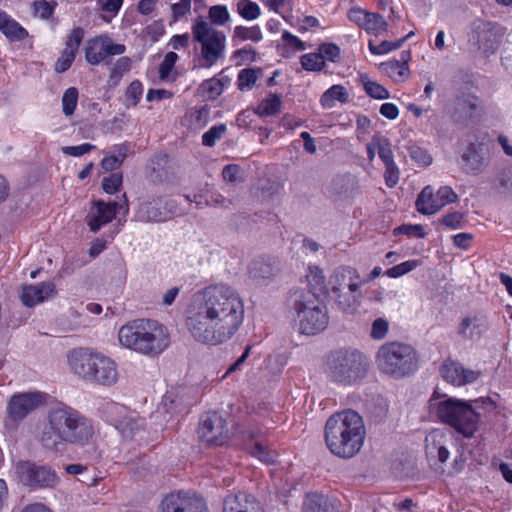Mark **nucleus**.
Wrapping results in <instances>:
<instances>
[{"label": "nucleus", "mask_w": 512, "mask_h": 512, "mask_svg": "<svg viewBox=\"0 0 512 512\" xmlns=\"http://www.w3.org/2000/svg\"><path fill=\"white\" fill-rule=\"evenodd\" d=\"M95 433L91 418L76 408L59 402L48 410L46 424L38 436V441L43 448L60 452L67 445L77 447L89 445Z\"/></svg>", "instance_id": "1"}, {"label": "nucleus", "mask_w": 512, "mask_h": 512, "mask_svg": "<svg viewBox=\"0 0 512 512\" xmlns=\"http://www.w3.org/2000/svg\"><path fill=\"white\" fill-rule=\"evenodd\" d=\"M366 430L361 415L346 409L331 415L325 424V441L335 456L349 459L358 454L364 444Z\"/></svg>", "instance_id": "2"}, {"label": "nucleus", "mask_w": 512, "mask_h": 512, "mask_svg": "<svg viewBox=\"0 0 512 512\" xmlns=\"http://www.w3.org/2000/svg\"><path fill=\"white\" fill-rule=\"evenodd\" d=\"M285 305L288 316L293 319L301 334L313 336L324 331L329 323L327 306L315 292L302 287L290 289Z\"/></svg>", "instance_id": "3"}, {"label": "nucleus", "mask_w": 512, "mask_h": 512, "mask_svg": "<svg viewBox=\"0 0 512 512\" xmlns=\"http://www.w3.org/2000/svg\"><path fill=\"white\" fill-rule=\"evenodd\" d=\"M472 403L490 404V398H481L474 401L440 395L435 391L429 400L430 411L434 413L439 421L454 428L465 438H471L478 430L480 414L473 407Z\"/></svg>", "instance_id": "4"}, {"label": "nucleus", "mask_w": 512, "mask_h": 512, "mask_svg": "<svg viewBox=\"0 0 512 512\" xmlns=\"http://www.w3.org/2000/svg\"><path fill=\"white\" fill-rule=\"evenodd\" d=\"M224 290L222 287H208L203 293V303L198 312L189 316L186 325L193 337L202 343L218 345L224 341L223 325L219 319L224 311Z\"/></svg>", "instance_id": "5"}, {"label": "nucleus", "mask_w": 512, "mask_h": 512, "mask_svg": "<svg viewBox=\"0 0 512 512\" xmlns=\"http://www.w3.org/2000/svg\"><path fill=\"white\" fill-rule=\"evenodd\" d=\"M118 338L122 346L149 357L161 354L170 342L167 328L152 319L126 323L120 328Z\"/></svg>", "instance_id": "6"}, {"label": "nucleus", "mask_w": 512, "mask_h": 512, "mask_svg": "<svg viewBox=\"0 0 512 512\" xmlns=\"http://www.w3.org/2000/svg\"><path fill=\"white\" fill-rule=\"evenodd\" d=\"M213 25H224V5L212 6L208 17L197 16L191 26L193 40L201 46L204 67L214 65L224 50V34Z\"/></svg>", "instance_id": "7"}, {"label": "nucleus", "mask_w": 512, "mask_h": 512, "mask_svg": "<svg viewBox=\"0 0 512 512\" xmlns=\"http://www.w3.org/2000/svg\"><path fill=\"white\" fill-rule=\"evenodd\" d=\"M369 361L358 349L341 348L331 351L326 358L325 374L338 385L354 386L367 375Z\"/></svg>", "instance_id": "8"}, {"label": "nucleus", "mask_w": 512, "mask_h": 512, "mask_svg": "<svg viewBox=\"0 0 512 512\" xmlns=\"http://www.w3.org/2000/svg\"><path fill=\"white\" fill-rule=\"evenodd\" d=\"M376 363L381 372L400 379L417 370V353L408 344L388 342L379 348Z\"/></svg>", "instance_id": "9"}, {"label": "nucleus", "mask_w": 512, "mask_h": 512, "mask_svg": "<svg viewBox=\"0 0 512 512\" xmlns=\"http://www.w3.org/2000/svg\"><path fill=\"white\" fill-rule=\"evenodd\" d=\"M504 30L496 22L482 18L474 19L469 25L468 40L486 56L498 49Z\"/></svg>", "instance_id": "10"}, {"label": "nucleus", "mask_w": 512, "mask_h": 512, "mask_svg": "<svg viewBox=\"0 0 512 512\" xmlns=\"http://www.w3.org/2000/svg\"><path fill=\"white\" fill-rule=\"evenodd\" d=\"M159 509L160 512H210L205 498L191 490H176L166 494Z\"/></svg>", "instance_id": "11"}, {"label": "nucleus", "mask_w": 512, "mask_h": 512, "mask_svg": "<svg viewBox=\"0 0 512 512\" xmlns=\"http://www.w3.org/2000/svg\"><path fill=\"white\" fill-rule=\"evenodd\" d=\"M17 471L21 482L31 489L54 488L59 482L57 473L48 465L22 461L17 465Z\"/></svg>", "instance_id": "12"}, {"label": "nucleus", "mask_w": 512, "mask_h": 512, "mask_svg": "<svg viewBox=\"0 0 512 512\" xmlns=\"http://www.w3.org/2000/svg\"><path fill=\"white\" fill-rule=\"evenodd\" d=\"M126 51L124 44L115 43L108 35H97L86 41L85 60L92 66L108 62L110 57L122 55Z\"/></svg>", "instance_id": "13"}, {"label": "nucleus", "mask_w": 512, "mask_h": 512, "mask_svg": "<svg viewBox=\"0 0 512 512\" xmlns=\"http://www.w3.org/2000/svg\"><path fill=\"white\" fill-rule=\"evenodd\" d=\"M49 395L41 391L14 394L7 406L9 417L14 421L23 420L32 411L44 406Z\"/></svg>", "instance_id": "14"}, {"label": "nucleus", "mask_w": 512, "mask_h": 512, "mask_svg": "<svg viewBox=\"0 0 512 512\" xmlns=\"http://www.w3.org/2000/svg\"><path fill=\"white\" fill-rule=\"evenodd\" d=\"M478 110L479 98L471 93H463L451 101L448 114L455 125L466 128L475 122Z\"/></svg>", "instance_id": "15"}, {"label": "nucleus", "mask_w": 512, "mask_h": 512, "mask_svg": "<svg viewBox=\"0 0 512 512\" xmlns=\"http://www.w3.org/2000/svg\"><path fill=\"white\" fill-rule=\"evenodd\" d=\"M199 441L207 447L224 445V418L217 411L204 413L197 428Z\"/></svg>", "instance_id": "16"}, {"label": "nucleus", "mask_w": 512, "mask_h": 512, "mask_svg": "<svg viewBox=\"0 0 512 512\" xmlns=\"http://www.w3.org/2000/svg\"><path fill=\"white\" fill-rule=\"evenodd\" d=\"M101 355L88 348H78L70 351L67 357L71 370L79 377L89 380Z\"/></svg>", "instance_id": "17"}, {"label": "nucleus", "mask_w": 512, "mask_h": 512, "mask_svg": "<svg viewBox=\"0 0 512 512\" xmlns=\"http://www.w3.org/2000/svg\"><path fill=\"white\" fill-rule=\"evenodd\" d=\"M117 207L118 203L116 201L104 202L98 200L94 202L85 218L89 230L96 233L110 223L116 217Z\"/></svg>", "instance_id": "18"}, {"label": "nucleus", "mask_w": 512, "mask_h": 512, "mask_svg": "<svg viewBox=\"0 0 512 512\" xmlns=\"http://www.w3.org/2000/svg\"><path fill=\"white\" fill-rule=\"evenodd\" d=\"M440 373L445 381L454 386H463L475 382L480 372L466 369L461 363L448 359L440 367Z\"/></svg>", "instance_id": "19"}, {"label": "nucleus", "mask_w": 512, "mask_h": 512, "mask_svg": "<svg viewBox=\"0 0 512 512\" xmlns=\"http://www.w3.org/2000/svg\"><path fill=\"white\" fill-rule=\"evenodd\" d=\"M281 271L280 261L276 258H260L248 265V276L257 284H267Z\"/></svg>", "instance_id": "20"}, {"label": "nucleus", "mask_w": 512, "mask_h": 512, "mask_svg": "<svg viewBox=\"0 0 512 512\" xmlns=\"http://www.w3.org/2000/svg\"><path fill=\"white\" fill-rule=\"evenodd\" d=\"M348 19L368 33L380 34L387 31L388 23L384 18L373 12H367L360 7H353L348 11Z\"/></svg>", "instance_id": "21"}, {"label": "nucleus", "mask_w": 512, "mask_h": 512, "mask_svg": "<svg viewBox=\"0 0 512 512\" xmlns=\"http://www.w3.org/2000/svg\"><path fill=\"white\" fill-rule=\"evenodd\" d=\"M331 293L342 292V290H359L362 282L360 275L355 268L341 266L335 269L329 278Z\"/></svg>", "instance_id": "22"}, {"label": "nucleus", "mask_w": 512, "mask_h": 512, "mask_svg": "<svg viewBox=\"0 0 512 512\" xmlns=\"http://www.w3.org/2000/svg\"><path fill=\"white\" fill-rule=\"evenodd\" d=\"M244 319V305L240 297L226 288V328L231 337L240 327Z\"/></svg>", "instance_id": "23"}, {"label": "nucleus", "mask_w": 512, "mask_h": 512, "mask_svg": "<svg viewBox=\"0 0 512 512\" xmlns=\"http://www.w3.org/2000/svg\"><path fill=\"white\" fill-rule=\"evenodd\" d=\"M56 293V286L53 282L25 285L22 288L21 300L25 306L34 307L46 299L55 296Z\"/></svg>", "instance_id": "24"}, {"label": "nucleus", "mask_w": 512, "mask_h": 512, "mask_svg": "<svg viewBox=\"0 0 512 512\" xmlns=\"http://www.w3.org/2000/svg\"><path fill=\"white\" fill-rule=\"evenodd\" d=\"M483 144L470 142L461 154V169L467 174L481 172L484 163Z\"/></svg>", "instance_id": "25"}, {"label": "nucleus", "mask_w": 512, "mask_h": 512, "mask_svg": "<svg viewBox=\"0 0 512 512\" xmlns=\"http://www.w3.org/2000/svg\"><path fill=\"white\" fill-rule=\"evenodd\" d=\"M117 376L118 373L115 362L102 354L97 362V366L93 368L89 381L103 386H111L116 383Z\"/></svg>", "instance_id": "26"}, {"label": "nucleus", "mask_w": 512, "mask_h": 512, "mask_svg": "<svg viewBox=\"0 0 512 512\" xmlns=\"http://www.w3.org/2000/svg\"><path fill=\"white\" fill-rule=\"evenodd\" d=\"M226 512H264V509L254 496L238 493L226 496Z\"/></svg>", "instance_id": "27"}, {"label": "nucleus", "mask_w": 512, "mask_h": 512, "mask_svg": "<svg viewBox=\"0 0 512 512\" xmlns=\"http://www.w3.org/2000/svg\"><path fill=\"white\" fill-rule=\"evenodd\" d=\"M411 59V52L403 50L399 59H393L380 64L381 72L392 78L394 81L403 80L409 72L408 62Z\"/></svg>", "instance_id": "28"}, {"label": "nucleus", "mask_w": 512, "mask_h": 512, "mask_svg": "<svg viewBox=\"0 0 512 512\" xmlns=\"http://www.w3.org/2000/svg\"><path fill=\"white\" fill-rule=\"evenodd\" d=\"M0 31L11 42L23 41L29 36L27 29L2 9H0Z\"/></svg>", "instance_id": "29"}, {"label": "nucleus", "mask_w": 512, "mask_h": 512, "mask_svg": "<svg viewBox=\"0 0 512 512\" xmlns=\"http://www.w3.org/2000/svg\"><path fill=\"white\" fill-rule=\"evenodd\" d=\"M102 417L119 430L129 425L126 418V408L116 402H107L103 405Z\"/></svg>", "instance_id": "30"}, {"label": "nucleus", "mask_w": 512, "mask_h": 512, "mask_svg": "<svg viewBox=\"0 0 512 512\" xmlns=\"http://www.w3.org/2000/svg\"><path fill=\"white\" fill-rule=\"evenodd\" d=\"M415 205L417 211L424 215L435 214L443 207V203H439L437 194L434 196L430 186L424 187L419 193Z\"/></svg>", "instance_id": "31"}, {"label": "nucleus", "mask_w": 512, "mask_h": 512, "mask_svg": "<svg viewBox=\"0 0 512 512\" xmlns=\"http://www.w3.org/2000/svg\"><path fill=\"white\" fill-rule=\"evenodd\" d=\"M208 121L209 108L207 105L190 108L183 118V124L191 130H200L204 128Z\"/></svg>", "instance_id": "32"}, {"label": "nucleus", "mask_w": 512, "mask_h": 512, "mask_svg": "<svg viewBox=\"0 0 512 512\" xmlns=\"http://www.w3.org/2000/svg\"><path fill=\"white\" fill-rule=\"evenodd\" d=\"M303 512H336V509L327 496L308 493L303 502Z\"/></svg>", "instance_id": "33"}, {"label": "nucleus", "mask_w": 512, "mask_h": 512, "mask_svg": "<svg viewBox=\"0 0 512 512\" xmlns=\"http://www.w3.org/2000/svg\"><path fill=\"white\" fill-rule=\"evenodd\" d=\"M306 280L308 283V287L305 288L306 291L315 292L316 296L319 298L327 294L328 289L325 276L319 267L309 266L308 273L306 274Z\"/></svg>", "instance_id": "34"}, {"label": "nucleus", "mask_w": 512, "mask_h": 512, "mask_svg": "<svg viewBox=\"0 0 512 512\" xmlns=\"http://www.w3.org/2000/svg\"><path fill=\"white\" fill-rule=\"evenodd\" d=\"M179 60L177 53L170 51L164 56V59L159 65L158 73L161 81L174 82L178 78L179 74L174 69L176 62Z\"/></svg>", "instance_id": "35"}, {"label": "nucleus", "mask_w": 512, "mask_h": 512, "mask_svg": "<svg viewBox=\"0 0 512 512\" xmlns=\"http://www.w3.org/2000/svg\"><path fill=\"white\" fill-rule=\"evenodd\" d=\"M348 100L347 90L342 85H333L322 94L320 102L324 108H332L335 101L347 103Z\"/></svg>", "instance_id": "36"}, {"label": "nucleus", "mask_w": 512, "mask_h": 512, "mask_svg": "<svg viewBox=\"0 0 512 512\" xmlns=\"http://www.w3.org/2000/svg\"><path fill=\"white\" fill-rule=\"evenodd\" d=\"M359 290H342V292L333 293L337 305L345 312H353L358 306Z\"/></svg>", "instance_id": "37"}, {"label": "nucleus", "mask_w": 512, "mask_h": 512, "mask_svg": "<svg viewBox=\"0 0 512 512\" xmlns=\"http://www.w3.org/2000/svg\"><path fill=\"white\" fill-rule=\"evenodd\" d=\"M262 68L252 67L244 68L239 71L237 77V87L241 91L251 90L258 80L259 76L262 75Z\"/></svg>", "instance_id": "38"}, {"label": "nucleus", "mask_w": 512, "mask_h": 512, "mask_svg": "<svg viewBox=\"0 0 512 512\" xmlns=\"http://www.w3.org/2000/svg\"><path fill=\"white\" fill-rule=\"evenodd\" d=\"M223 70L214 77L205 80L201 85L202 94L208 100H214L224 91V78H222Z\"/></svg>", "instance_id": "39"}, {"label": "nucleus", "mask_w": 512, "mask_h": 512, "mask_svg": "<svg viewBox=\"0 0 512 512\" xmlns=\"http://www.w3.org/2000/svg\"><path fill=\"white\" fill-rule=\"evenodd\" d=\"M262 39V33L258 26L244 27L237 26L234 29L232 42L234 46L239 45L241 41L251 40L253 42H259Z\"/></svg>", "instance_id": "40"}, {"label": "nucleus", "mask_w": 512, "mask_h": 512, "mask_svg": "<svg viewBox=\"0 0 512 512\" xmlns=\"http://www.w3.org/2000/svg\"><path fill=\"white\" fill-rule=\"evenodd\" d=\"M281 110V96L270 93L267 98L261 101L256 109V113L260 116H273Z\"/></svg>", "instance_id": "41"}, {"label": "nucleus", "mask_w": 512, "mask_h": 512, "mask_svg": "<svg viewBox=\"0 0 512 512\" xmlns=\"http://www.w3.org/2000/svg\"><path fill=\"white\" fill-rule=\"evenodd\" d=\"M84 37L85 30L80 26L74 27L66 35L63 49L77 55Z\"/></svg>", "instance_id": "42"}, {"label": "nucleus", "mask_w": 512, "mask_h": 512, "mask_svg": "<svg viewBox=\"0 0 512 512\" xmlns=\"http://www.w3.org/2000/svg\"><path fill=\"white\" fill-rule=\"evenodd\" d=\"M361 82L365 92L374 99H388L390 97L389 91L377 82L371 81L367 76L361 75Z\"/></svg>", "instance_id": "43"}, {"label": "nucleus", "mask_w": 512, "mask_h": 512, "mask_svg": "<svg viewBox=\"0 0 512 512\" xmlns=\"http://www.w3.org/2000/svg\"><path fill=\"white\" fill-rule=\"evenodd\" d=\"M494 183L500 193L512 192V165L500 169Z\"/></svg>", "instance_id": "44"}, {"label": "nucleus", "mask_w": 512, "mask_h": 512, "mask_svg": "<svg viewBox=\"0 0 512 512\" xmlns=\"http://www.w3.org/2000/svg\"><path fill=\"white\" fill-rule=\"evenodd\" d=\"M79 92L76 87H69L62 96V110L64 115L71 116L77 107Z\"/></svg>", "instance_id": "45"}, {"label": "nucleus", "mask_w": 512, "mask_h": 512, "mask_svg": "<svg viewBox=\"0 0 512 512\" xmlns=\"http://www.w3.org/2000/svg\"><path fill=\"white\" fill-rule=\"evenodd\" d=\"M257 52L251 45H246L241 49L236 50L232 56L231 60L235 62L236 66L250 64L257 59Z\"/></svg>", "instance_id": "46"}, {"label": "nucleus", "mask_w": 512, "mask_h": 512, "mask_svg": "<svg viewBox=\"0 0 512 512\" xmlns=\"http://www.w3.org/2000/svg\"><path fill=\"white\" fill-rule=\"evenodd\" d=\"M237 11L246 20H255L260 15V7L251 0H240L237 3Z\"/></svg>", "instance_id": "47"}, {"label": "nucleus", "mask_w": 512, "mask_h": 512, "mask_svg": "<svg viewBox=\"0 0 512 512\" xmlns=\"http://www.w3.org/2000/svg\"><path fill=\"white\" fill-rule=\"evenodd\" d=\"M300 62L302 68L306 71H322L326 65L319 52L302 55Z\"/></svg>", "instance_id": "48"}, {"label": "nucleus", "mask_w": 512, "mask_h": 512, "mask_svg": "<svg viewBox=\"0 0 512 512\" xmlns=\"http://www.w3.org/2000/svg\"><path fill=\"white\" fill-rule=\"evenodd\" d=\"M143 95V84L139 80L132 81L125 91L126 107L137 106Z\"/></svg>", "instance_id": "49"}, {"label": "nucleus", "mask_w": 512, "mask_h": 512, "mask_svg": "<svg viewBox=\"0 0 512 512\" xmlns=\"http://www.w3.org/2000/svg\"><path fill=\"white\" fill-rule=\"evenodd\" d=\"M57 7V2L55 1H47V0H38L33 3V11L35 15H38L43 20L50 19Z\"/></svg>", "instance_id": "50"}, {"label": "nucleus", "mask_w": 512, "mask_h": 512, "mask_svg": "<svg viewBox=\"0 0 512 512\" xmlns=\"http://www.w3.org/2000/svg\"><path fill=\"white\" fill-rule=\"evenodd\" d=\"M420 264L419 260H408L389 268L386 275L390 278H398L416 269Z\"/></svg>", "instance_id": "51"}, {"label": "nucleus", "mask_w": 512, "mask_h": 512, "mask_svg": "<svg viewBox=\"0 0 512 512\" xmlns=\"http://www.w3.org/2000/svg\"><path fill=\"white\" fill-rule=\"evenodd\" d=\"M405 42V39H399L397 41H387L384 40L380 44L375 45L372 41H369V50L374 55H382L386 54L390 51L399 49L403 43Z\"/></svg>", "instance_id": "52"}, {"label": "nucleus", "mask_w": 512, "mask_h": 512, "mask_svg": "<svg viewBox=\"0 0 512 512\" xmlns=\"http://www.w3.org/2000/svg\"><path fill=\"white\" fill-rule=\"evenodd\" d=\"M318 51L324 61L337 63L341 59L340 47L334 43H322L319 45Z\"/></svg>", "instance_id": "53"}, {"label": "nucleus", "mask_w": 512, "mask_h": 512, "mask_svg": "<svg viewBox=\"0 0 512 512\" xmlns=\"http://www.w3.org/2000/svg\"><path fill=\"white\" fill-rule=\"evenodd\" d=\"M250 454L265 464H273L275 462V454L263 445L261 442H255L250 448Z\"/></svg>", "instance_id": "54"}, {"label": "nucleus", "mask_w": 512, "mask_h": 512, "mask_svg": "<svg viewBox=\"0 0 512 512\" xmlns=\"http://www.w3.org/2000/svg\"><path fill=\"white\" fill-rule=\"evenodd\" d=\"M394 235H406L408 237L425 238L427 233L420 224H402L393 230Z\"/></svg>", "instance_id": "55"}, {"label": "nucleus", "mask_w": 512, "mask_h": 512, "mask_svg": "<svg viewBox=\"0 0 512 512\" xmlns=\"http://www.w3.org/2000/svg\"><path fill=\"white\" fill-rule=\"evenodd\" d=\"M123 176L121 173H111L102 180V189L105 193L113 195L122 186Z\"/></svg>", "instance_id": "56"}, {"label": "nucleus", "mask_w": 512, "mask_h": 512, "mask_svg": "<svg viewBox=\"0 0 512 512\" xmlns=\"http://www.w3.org/2000/svg\"><path fill=\"white\" fill-rule=\"evenodd\" d=\"M375 145L377 147L378 156L382 160L384 165L387 163L395 162L393 151L391 148V143L388 138L379 137V139H377V142H375Z\"/></svg>", "instance_id": "57"}, {"label": "nucleus", "mask_w": 512, "mask_h": 512, "mask_svg": "<svg viewBox=\"0 0 512 512\" xmlns=\"http://www.w3.org/2000/svg\"><path fill=\"white\" fill-rule=\"evenodd\" d=\"M246 181L245 171L236 164L226 165V182L235 186L243 184Z\"/></svg>", "instance_id": "58"}, {"label": "nucleus", "mask_w": 512, "mask_h": 512, "mask_svg": "<svg viewBox=\"0 0 512 512\" xmlns=\"http://www.w3.org/2000/svg\"><path fill=\"white\" fill-rule=\"evenodd\" d=\"M75 58H76L75 54L63 49L60 53V56L54 63L55 72L64 73L67 70H69L70 67L72 66V64L74 63Z\"/></svg>", "instance_id": "59"}, {"label": "nucleus", "mask_w": 512, "mask_h": 512, "mask_svg": "<svg viewBox=\"0 0 512 512\" xmlns=\"http://www.w3.org/2000/svg\"><path fill=\"white\" fill-rule=\"evenodd\" d=\"M224 134V124H219L211 127L202 136V144L207 147L215 145L216 141L219 140Z\"/></svg>", "instance_id": "60"}, {"label": "nucleus", "mask_w": 512, "mask_h": 512, "mask_svg": "<svg viewBox=\"0 0 512 512\" xmlns=\"http://www.w3.org/2000/svg\"><path fill=\"white\" fill-rule=\"evenodd\" d=\"M478 328V324H477V318L474 317V318H470V317H465L462 319L460 325H459V330H458V333L459 335H461L463 338H473L474 335H475V330Z\"/></svg>", "instance_id": "61"}, {"label": "nucleus", "mask_w": 512, "mask_h": 512, "mask_svg": "<svg viewBox=\"0 0 512 512\" xmlns=\"http://www.w3.org/2000/svg\"><path fill=\"white\" fill-rule=\"evenodd\" d=\"M440 223L451 229H459L462 227L463 214L454 211L444 215L440 220Z\"/></svg>", "instance_id": "62"}, {"label": "nucleus", "mask_w": 512, "mask_h": 512, "mask_svg": "<svg viewBox=\"0 0 512 512\" xmlns=\"http://www.w3.org/2000/svg\"><path fill=\"white\" fill-rule=\"evenodd\" d=\"M388 332V322L383 318H377L372 323L370 336L373 339L381 340Z\"/></svg>", "instance_id": "63"}, {"label": "nucleus", "mask_w": 512, "mask_h": 512, "mask_svg": "<svg viewBox=\"0 0 512 512\" xmlns=\"http://www.w3.org/2000/svg\"><path fill=\"white\" fill-rule=\"evenodd\" d=\"M409 155L414 161L423 166H427L432 163V157L427 153L426 150L418 146H411L409 148Z\"/></svg>", "instance_id": "64"}]
</instances>
